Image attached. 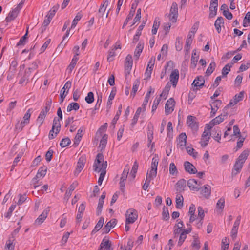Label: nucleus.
Listing matches in <instances>:
<instances>
[{"instance_id": "1", "label": "nucleus", "mask_w": 250, "mask_h": 250, "mask_svg": "<svg viewBox=\"0 0 250 250\" xmlns=\"http://www.w3.org/2000/svg\"><path fill=\"white\" fill-rule=\"evenodd\" d=\"M107 166V162H104L103 154L102 153H98L94 163V170L97 172L104 170H105Z\"/></svg>"}, {"instance_id": "2", "label": "nucleus", "mask_w": 250, "mask_h": 250, "mask_svg": "<svg viewBox=\"0 0 250 250\" xmlns=\"http://www.w3.org/2000/svg\"><path fill=\"white\" fill-rule=\"evenodd\" d=\"M126 224L133 223L138 218L137 211L132 208L127 210L125 214Z\"/></svg>"}, {"instance_id": "3", "label": "nucleus", "mask_w": 250, "mask_h": 250, "mask_svg": "<svg viewBox=\"0 0 250 250\" xmlns=\"http://www.w3.org/2000/svg\"><path fill=\"white\" fill-rule=\"evenodd\" d=\"M178 15V5L176 2H173L170 10V13L168 15L169 21L172 23L176 22Z\"/></svg>"}, {"instance_id": "4", "label": "nucleus", "mask_w": 250, "mask_h": 250, "mask_svg": "<svg viewBox=\"0 0 250 250\" xmlns=\"http://www.w3.org/2000/svg\"><path fill=\"white\" fill-rule=\"evenodd\" d=\"M32 109H29L23 116V121L21 122L20 124L16 125V129L21 131L23 128L27 125L30 121Z\"/></svg>"}, {"instance_id": "5", "label": "nucleus", "mask_w": 250, "mask_h": 250, "mask_svg": "<svg viewBox=\"0 0 250 250\" xmlns=\"http://www.w3.org/2000/svg\"><path fill=\"white\" fill-rule=\"evenodd\" d=\"M187 123L190 129L193 131H197L198 129V124L196 122L195 117L189 115L187 117Z\"/></svg>"}, {"instance_id": "6", "label": "nucleus", "mask_w": 250, "mask_h": 250, "mask_svg": "<svg viewBox=\"0 0 250 250\" xmlns=\"http://www.w3.org/2000/svg\"><path fill=\"white\" fill-rule=\"evenodd\" d=\"M218 7V0H211L209 6V17L211 18L217 14V10Z\"/></svg>"}, {"instance_id": "7", "label": "nucleus", "mask_w": 250, "mask_h": 250, "mask_svg": "<svg viewBox=\"0 0 250 250\" xmlns=\"http://www.w3.org/2000/svg\"><path fill=\"white\" fill-rule=\"evenodd\" d=\"M175 101L173 99H168L165 104V113L167 115L171 113L174 110Z\"/></svg>"}, {"instance_id": "8", "label": "nucleus", "mask_w": 250, "mask_h": 250, "mask_svg": "<svg viewBox=\"0 0 250 250\" xmlns=\"http://www.w3.org/2000/svg\"><path fill=\"white\" fill-rule=\"evenodd\" d=\"M85 163V160L83 157H81L77 164L76 168L74 172V174L76 176L78 175L80 172L83 169Z\"/></svg>"}, {"instance_id": "9", "label": "nucleus", "mask_w": 250, "mask_h": 250, "mask_svg": "<svg viewBox=\"0 0 250 250\" xmlns=\"http://www.w3.org/2000/svg\"><path fill=\"white\" fill-rule=\"evenodd\" d=\"M186 187V181L182 179L179 180L175 184V188L177 193H181L185 190Z\"/></svg>"}, {"instance_id": "10", "label": "nucleus", "mask_w": 250, "mask_h": 250, "mask_svg": "<svg viewBox=\"0 0 250 250\" xmlns=\"http://www.w3.org/2000/svg\"><path fill=\"white\" fill-rule=\"evenodd\" d=\"M191 227L188 228L187 229L183 230L180 235L179 241L178 242V246H181L182 245L183 243L187 238V234L191 232Z\"/></svg>"}, {"instance_id": "11", "label": "nucleus", "mask_w": 250, "mask_h": 250, "mask_svg": "<svg viewBox=\"0 0 250 250\" xmlns=\"http://www.w3.org/2000/svg\"><path fill=\"white\" fill-rule=\"evenodd\" d=\"M179 77V73L178 69L173 70L170 75V80L173 87H176Z\"/></svg>"}, {"instance_id": "12", "label": "nucleus", "mask_w": 250, "mask_h": 250, "mask_svg": "<svg viewBox=\"0 0 250 250\" xmlns=\"http://www.w3.org/2000/svg\"><path fill=\"white\" fill-rule=\"evenodd\" d=\"M117 221L115 219H112L107 222L102 229L103 233H108L111 228H113L116 225Z\"/></svg>"}, {"instance_id": "13", "label": "nucleus", "mask_w": 250, "mask_h": 250, "mask_svg": "<svg viewBox=\"0 0 250 250\" xmlns=\"http://www.w3.org/2000/svg\"><path fill=\"white\" fill-rule=\"evenodd\" d=\"M187 143V135L185 133H181L178 137V143L177 146L182 149L186 146Z\"/></svg>"}, {"instance_id": "14", "label": "nucleus", "mask_w": 250, "mask_h": 250, "mask_svg": "<svg viewBox=\"0 0 250 250\" xmlns=\"http://www.w3.org/2000/svg\"><path fill=\"white\" fill-rule=\"evenodd\" d=\"M185 170L191 174H195L197 172L195 167L188 161H186L184 164Z\"/></svg>"}, {"instance_id": "15", "label": "nucleus", "mask_w": 250, "mask_h": 250, "mask_svg": "<svg viewBox=\"0 0 250 250\" xmlns=\"http://www.w3.org/2000/svg\"><path fill=\"white\" fill-rule=\"evenodd\" d=\"M243 91H241L239 92L238 94L235 95L233 98V99L231 100L230 101L229 103V105L234 106L235 104H237L238 102L243 100Z\"/></svg>"}, {"instance_id": "16", "label": "nucleus", "mask_w": 250, "mask_h": 250, "mask_svg": "<svg viewBox=\"0 0 250 250\" xmlns=\"http://www.w3.org/2000/svg\"><path fill=\"white\" fill-rule=\"evenodd\" d=\"M201 194L206 198H208L211 194V187L208 185L204 186L200 188Z\"/></svg>"}, {"instance_id": "17", "label": "nucleus", "mask_w": 250, "mask_h": 250, "mask_svg": "<svg viewBox=\"0 0 250 250\" xmlns=\"http://www.w3.org/2000/svg\"><path fill=\"white\" fill-rule=\"evenodd\" d=\"M49 211V209L48 208L45 209L42 213L35 220V223L39 225L41 224L46 218Z\"/></svg>"}, {"instance_id": "18", "label": "nucleus", "mask_w": 250, "mask_h": 250, "mask_svg": "<svg viewBox=\"0 0 250 250\" xmlns=\"http://www.w3.org/2000/svg\"><path fill=\"white\" fill-rule=\"evenodd\" d=\"M224 20L222 17H219L215 21L214 23L215 27L218 32L220 33L221 31V27H224Z\"/></svg>"}, {"instance_id": "19", "label": "nucleus", "mask_w": 250, "mask_h": 250, "mask_svg": "<svg viewBox=\"0 0 250 250\" xmlns=\"http://www.w3.org/2000/svg\"><path fill=\"white\" fill-rule=\"evenodd\" d=\"M187 185L190 190L198 191L200 189L198 188L199 184H198L197 181L194 179L188 180L187 182Z\"/></svg>"}, {"instance_id": "20", "label": "nucleus", "mask_w": 250, "mask_h": 250, "mask_svg": "<svg viewBox=\"0 0 250 250\" xmlns=\"http://www.w3.org/2000/svg\"><path fill=\"white\" fill-rule=\"evenodd\" d=\"M20 11L18 8H15L12 11H10L8 16L6 18V21L7 22H9L14 20L18 16Z\"/></svg>"}, {"instance_id": "21", "label": "nucleus", "mask_w": 250, "mask_h": 250, "mask_svg": "<svg viewBox=\"0 0 250 250\" xmlns=\"http://www.w3.org/2000/svg\"><path fill=\"white\" fill-rule=\"evenodd\" d=\"M183 226L184 224L182 221H180L178 224L175 225L173 231L174 238L177 237L180 233L181 234L184 229H182Z\"/></svg>"}, {"instance_id": "22", "label": "nucleus", "mask_w": 250, "mask_h": 250, "mask_svg": "<svg viewBox=\"0 0 250 250\" xmlns=\"http://www.w3.org/2000/svg\"><path fill=\"white\" fill-rule=\"evenodd\" d=\"M133 64L132 57L131 55H128L125 58V70L128 71V73H129V71L131 69Z\"/></svg>"}, {"instance_id": "23", "label": "nucleus", "mask_w": 250, "mask_h": 250, "mask_svg": "<svg viewBox=\"0 0 250 250\" xmlns=\"http://www.w3.org/2000/svg\"><path fill=\"white\" fill-rule=\"evenodd\" d=\"M243 164H241V162H238L236 160V162L234 164L233 168L232 170V175L233 176L236 175L239 172H240V170L242 168Z\"/></svg>"}, {"instance_id": "24", "label": "nucleus", "mask_w": 250, "mask_h": 250, "mask_svg": "<svg viewBox=\"0 0 250 250\" xmlns=\"http://www.w3.org/2000/svg\"><path fill=\"white\" fill-rule=\"evenodd\" d=\"M199 58V55L197 54L196 50L194 49L192 51L191 58V65L193 68H195L196 66L197 63Z\"/></svg>"}, {"instance_id": "25", "label": "nucleus", "mask_w": 250, "mask_h": 250, "mask_svg": "<svg viewBox=\"0 0 250 250\" xmlns=\"http://www.w3.org/2000/svg\"><path fill=\"white\" fill-rule=\"evenodd\" d=\"M249 152L250 151L248 149L244 150L238 157V158L236 159V160L241 162V164H244L245 161L247 160L248 156H249Z\"/></svg>"}, {"instance_id": "26", "label": "nucleus", "mask_w": 250, "mask_h": 250, "mask_svg": "<svg viewBox=\"0 0 250 250\" xmlns=\"http://www.w3.org/2000/svg\"><path fill=\"white\" fill-rule=\"evenodd\" d=\"M108 3L109 2L107 0L103 1V4H101L98 11V15L100 17H103Z\"/></svg>"}, {"instance_id": "27", "label": "nucleus", "mask_w": 250, "mask_h": 250, "mask_svg": "<svg viewBox=\"0 0 250 250\" xmlns=\"http://www.w3.org/2000/svg\"><path fill=\"white\" fill-rule=\"evenodd\" d=\"M205 83V80L202 76L197 77L192 83V85H194L195 87H201L203 86Z\"/></svg>"}, {"instance_id": "28", "label": "nucleus", "mask_w": 250, "mask_h": 250, "mask_svg": "<svg viewBox=\"0 0 250 250\" xmlns=\"http://www.w3.org/2000/svg\"><path fill=\"white\" fill-rule=\"evenodd\" d=\"M47 167H40L35 177L33 178V181L37 180L41 177H44L46 175Z\"/></svg>"}, {"instance_id": "29", "label": "nucleus", "mask_w": 250, "mask_h": 250, "mask_svg": "<svg viewBox=\"0 0 250 250\" xmlns=\"http://www.w3.org/2000/svg\"><path fill=\"white\" fill-rule=\"evenodd\" d=\"M60 119L55 117L53 120V125L52 128L53 129L56 130V134H58L61 129V124Z\"/></svg>"}, {"instance_id": "30", "label": "nucleus", "mask_w": 250, "mask_h": 250, "mask_svg": "<svg viewBox=\"0 0 250 250\" xmlns=\"http://www.w3.org/2000/svg\"><path fill=\"white\" fill-rule=\"evenodd\" d=\"M144 48V43L140 42L134 51V56L136 57V59H138L142 52V50Z\"/></svg>"}, {"instance_id": "31", "label": "nucleus", "mask_w": 250, "mask_h": 250, "mask_svg": "<svg viewBox=\"0 0 250 250\" xmlns=\"http://www.w3.org/2000/svg\"><path fill=\"white\" fill-rule=\"evenodd\" d=\"M176 204V207L177 208L181 209L183 206V197L180 193H177Z\"/></svg>"}, {"instance_id": "32", "label": "nucleus", "mask_w": 250, "mask_h": 250, "mask_svg": "<svg viewBox=\"0 0 250 250\" xmlns=\"http://www.w3.org/2000/svg\"><path fill=\"white\" fill-rule=\"evenodd\" d=\"M224 120V118L223 116V114L218 116L215 118L212 119L209 123V125L211 126H213L215 125H217L223 122Z\"/></svg>"}, {"instance_id": "33", "label": "nucleus", "mask_w": 250, "mask_h": 250, "mask_svg": "<svg viewBox=\"0 0 250 250\" xmlns=\"http://www.w3.org/2000/svg\"><path fill=\"white\" fill-rule=\"evenodd\" d=\"M157 168H151L150 171H148L146 174V180H152L154 179L157 175Z\"/></svg>"}, {"instance_id": "34", "label": "nucleus", "mask_w": 250, "mask_h": 250, "mask_svg": "<svg viewBox=\"0 0 250 250\" xmlns=\"http://www.w3.org/2000/svg\"><path fill=\"white\" fill-rule=\"evenodd\" d=\"M140 83V80L138 79H136L134 82V83L133 84L132 90V92L130 94L131 96H132L133 97H134L135 96V95L136 93V92L137 91V90L138 89Z\"/></svg>"}, {"instance_id": "35", "label": "nucleus", "mask_w": 250, "mask_h": 250, "mask_svg": "<svg viewBox=\"0 0 250 250\" xmlns=\"http://www.w3.org/2000/svg\"><path fill=\"white\" fill-rule=\"evenodd\" d=\"M225 207L224 198H220L216 204V209L218 212H221Z\"/></svg>"}, {"instance_id": "36", "label": "nucleus", "mask_w": 250, "mask_h": 250, "mask_svg": "<svg viewBox=\"0 0 250 250\" xmlns=\"http://www.w3.org/2000/svg\"><path fill=\"white\" fill-rule=\"evenodd\" d=\"M122 112V105H120L118 108V110L116 113V114L114 116L113 119L112 121L111 125L113 126V128L115 126V124H116L117 121L119 119V116L121 115Z\"/></svg>"}, {"instance_id": "37", "label": "nucleus", "mask_w": 250, "mask_h": 250, "mask_svg": "<svg viewBox=\"0 0 250 250\" xmlns=\"http://www.w3.org/2000/svg\"><path fill=\"white\" fill-rule=\"evenodd\" d=\"M216 67V63L214 61H212L209 64L207 70L206 72V74L207 76H209L213 73L215 68Z\"/></svg>"}, {"instance_id": "38", "label": "nucleus", "mask_w": 250, "mask_h": 250, "mask_svg": "<svg viewBox=\"0 0 250 250\" xmlns=\"http://www.w3.org/2000/svg\"><path fill=\"white\" fill-rule=\"evenodd\" d=\"M83 17V14L81 12H79L77 14L75 18L73 19L71 28H74L77 24L78 21H79Z\"/></svg>"}, {"instance_id": "39", "label": "nucleus", "mask_w": 250, "mask_h": 250, "mask_svg": "<svg viewBox=\"0 0 250 250\" xmlns=\"http://www.w3.org/2000/svg\"><path fill=\"white\" fill-rule=\"evenodd\" d=\"M83 127L80 128L75 137L74 144L78 145L83 135Z\"/></svg>"}, {"instance_id": "40", "label": "nucleus", "mask_w": 250, "mask_h": 250, "mask_svg": "<svg viewBox=\"0 0 250 250\" xmlns=\"http://www.w3.org/2000/svg\"><path fill=\"white\" fill-rule=\"evenodd\" d=\"M80 106L79 104L77 103H71L67 107V111L70 112L72 110H74L75 111L78 110L79 109Z\"/></svg>"}, {"instance_id": "41", "label": "nucleus", "mask_w": 250, "mask_h": 250, "mask_svg": "<svg viewBox=\"0 0 250 250\" xmlns=\"http://www.w3.org/2000/svg\"><path fill=\"white\" fill-rule=\"evenodd\" d=\"M46 115V114L44 113V110H42L36 121L37 123L39 124V126L42 124Z\"/></svg>"}, {"instance_id": "42", "label": "nucleus", "mask_w": 250, "mask_h": 250, "mask_svg": "<svg viewBox=\"0 0 250 250\" xmlns=\"http://www.w3.org/2000/svg\"><path fill=\"white\" fill-rule=\"evenodd\" d=\"M115 95L116 90H112L110 94L107 102V107L109 108L110 107V105L112 104V101L114 99Z\"/></svg>"}, {"instance_id": "43", "label": "nucleus", "mask_w": 250, "mask_h": 250, "mask_svg": "<svg viewBox=\"0 0 250 250\" xmlns=\"http://www.w3.org/2000/svg\"><path fill=\"white\" fill-rule=\"evenodd\" d=\"M138 168V164L137 163V161H135L134 163V164L133 165L132 169L130 172V175L132 177V178L134 179L136 176V173L137 171Z\"/></svg>"}, {"instance_id": "44", "label": "nucleus", "mask_w": 250, "mask_h": 250, "mask_svg": "<svg viewBox=\"0 0 250 250\" xmlns=\"http://www.w3.org/2000/svg\"><path fill=\"white\" fill-rule=\"evenodd\" d=\"M70 29H67V30L66 31V32L65 35L63 37L62 41L60 43V45L58 47V48H59V49L61 48V49L65 45V44L67 42V41H65V38H67L68 37V36L69 35V33H70Z\"/></svg>"}, {"instance_id": "45", "label": "nucleus", "mask_w": 250, "mask_h": 250, "mask_svg": "<svg viewBox=\"0 0 250 250\" xmlns=\"http://www.w3.org/2000/svg\"><path fill=\"white\" fill-rule=\"evenodd\" d=\"M159 160V159L158 155L155 154L152 159L151 168H155L157 169Z\"/></svg>"}, {"instance_id": "46", "label": "nucleus", "mask_w": 250, "mask_h": 250, "mask_svg": "<svg viewBox=\"0 0 250 250\" xmlns=\"http://www.w3.org/2000/svg\"><path fill=\"white\" fill-rule=\"evenodd\" d=\"M169 173L171 175H175L178 173L177 167L173 163H171L169 165Z\"/></svg>"}, {"instance_id": "47", "label": "nucleus", "mask_w": 250, "mask_h": 250, "mask_svg": "<svg viewBox=\"0 0 250 250\" xmlns=\"http://www.w3.org/2000/svg\"><path fill=\"white\" fill-rule=\"evenodd\" d=\"M107 135L106 134H104L100 142V147H101V149H104L106 145L107 144Z\"/></svg>"}, {"instance_id": "48", "label": "nucleus", "mask_w": 250, "mask_h": 250, "mask_svg": "<svg viewBox=\"0 0 250 250\" xmlns=\"http://www.w3.org/2000/svg\"><path fill=\"white\" fill-rule=\"evenodd\" d=\"M78 60V58L76 57V56H74L73 58L72 59L71 62L69 65L68 66V69L69 70L70 72H71L72 70L75 67V66Z\"/></svg>"}, {"instance_id": "49", "label": "nucleus", "mask_w": 250, "mask_h": 250, "mask_svg": "<svg viewBox=\"0 0 250 250\" xmlns=\"http://www.w3.org/2000/svg\"><path fill=\"white\" fill-rule=\"evenodd\" d=\"M70 143V139L68 137H66L62 140L60 145L62 147H64L68 146Z\"/></svg>"}, {"instance_id": "50", "label": "nucleus", "mask_w": 250, "mask_h": 250, "mask_svg": "<svg viewBox=\"0 0 250 250\" xmlns=\"http://www.w3.org/2000/svg\"><path fill=\"white\" fill-rule=\"evenodd\" d=\"M85 100L88 104H91L94 100V94L92 92H89L87 96L85 97Z\"/></svg>"}, {"instance_id": "51", "label": "nucleus", "mask_w": 250, "mask_h": 250, "mask_svg": "<svg viewBox=\"0 0 250 250\" xmlns=\"http://www.w3.org/2000/svg\"><path fill=\"white\" fill-rule=\"evenodd\" d=\"M28 30V28L27 29L26 34L20 39V41L17 43V46H21L25 44L26 40L27 38Z\"/></svg>"}, {"instance_id": "52", "label": "nucleus", "mask_w": 250, "mask_h": 250, "mask_svg": "<svg viewBox=\"0 0 250 250\" xmlns=\"http://www.w3.org/2000/svg\"><path fill=\"white\" fill-rule=\"evenodd\" d=\"M108 243H109V240L108 239H106L105 238L103 239L100 244L99 250H105L106 249V247H107Z\"/></svg>"}, {"instance_id": "53", "label": "nucleus", "mask_w": 250, "mask_h": 250, "mask_svg": "<svg viewBox=\"0 0 250 250\" xmlns=\"http://www.w3.org/2000/svg\"><path fill=\"white\" fill-rule=\"evenodd\" d=\"M231 65H229V64H226L222 69V77H225L230 71Z\"/></svg>"}, {"instance_id": "54", "label": "nucleus", "mask_w": 250, "mask_h": 250, "mask_svg": "<svg viewBox=\"0 0 250 250\" xmlns=\"http://www.w3.org/2000/svg\"><path fill=\"white\" fill-rule=\"evenodd\" d=\"M129 170V166L127 165L125 166L124 170L122 174V176L121 178L123 179V180H126L127 175L128 174V172Z\"/></svg>"}, {"instance_id": "55", "label": "nucleus", "mask_w": 250, "mask_h": 250, "mask_svg": "<svg viewBox=\"0 0 250 250\" xmlns=\"http://www.w3.org/2000/svg\"><path fill=\"white\" fill-rule=\"evenodd\" d=\"M14 240L9 239L7 241L5 245V249L8 250H14V245L13 244V241Z\"/></svg>"}, {"instance_id": "56", "label": "nucleus", "mask_w": 250, "mask_h": 250, "mask_svg": "<svg viewBox=\"0 0 250 250\" xmlns=\"http://www.w3.org/2000/svg\"><path fill=\"white\" fill-rule=\"evenodd\" d=\"M186 150L188 154L193 157L196 158L197 156L198 153L194 152L195 150L193 148L188 146L186 147Z\"/></svg>"}, {"instance_id": "57", "label": "nucleus", "mask_w": 250, "mask_h": 250, "mask_svg": "<svg viewBox=\"0 0 250 250\" xmlns=\"http://www.w3.org/2000/svg\"><path fill=\"white\" fill-rule=\"evenodd\" d=\"M141 18V9L139 8L137 11V13L135 17L133 20V23L132 25H134L136 22L139 21Z\"/></svg>"}, {"instance_id": "58", "label": "nucleus", "mask_w": 250, "mask_h": 250, "mask_svg": "<svg viewBox=\"0 0 250 250\" xmlns=\"http://www.w3.org/2000/svg\"><path fill=\"white\" fill-rule=\"evenodd\" d=\"M192 41H193V40L191 39H187V40H186V45L185 46V50H186V51L187 53L189 52V51L190 50V46L192 44Z\"/></svg>"}, {"instance_id": "59", "label": "nucleus", "mask_w": 250, "mask_h": 250, "mask_svg": "<svg viewBox=\"0 0 250 250\" xmlns=\"http://www.w3.org/2000/svg\"><path fill=\"white\" fill-rule=\"evenodd\" d=\"M162 216L163 218L166 220H167L169 218V214L168 208H166L165 207L163 208Z\"/></svg>"}, {"instance_id": "60", "label": "nucleus", "mask_w": 250, "mask_h": 250, "mask_svg": "<svg viewBox=\"0 0 250 250\" xmlns=\"http://www.w3.org/2000/svg\"><path fill=\"white\" fill-rule=\"evenodd\" d=\"M209 139L210 137H201V141L200 142L201 146L203 147H205L208 144Z\"/></svg>"}, {"instance_id": "61", "label": "nucleus", "mask_w": 250, "mask_h": 250, "mask_svg": "<svg viewBox=\"0 0 250 250\" xmlns=\"http://www.w3.org/2000/svg\"><path fill=\"white\" fill-rule=\"evenodd\" d=\"M16 205H12L9 209L8 212L4 214V216L7 218H9L10 216H11L12 213L13 211V210L15 209L16 208Z\"/></svg>"}, {"instance_id": "62", "label": "nucleus", "mask_w": 250, "mask_h": 250, "mask_svg": "<svg viewBox=\"0 0 250 250\" xmlns=\"http://www.w3.org/2000/svg\"><path fill=\"white\" fill-rule=\"evenodd\" d=\"M222 104V101L220 100H214L212 104H210L211 107H214L216 109H218L221 104Z\"/></svg>"}, {"instance_id": "63", "label": "nucleus", "mask_w": 250, "mask_h": 250, "mask_svg": "<svg viewBox=\"0 0 250 250\" xmlns=\"http://www.w3.org/2000/svg\"><path fill=\"white\" fill-rule=\"evenodd\" d=\"M59 7V5L56 6H54L49 12L48 14L47 15V16L49 17H51V19L53 18L54 15L55 14L56 12L58 10Z\"/></svg>"}, {"instance_id": "64", "label": "nucleus", "mask_w": 250, "mask_h": 250, "mask_svg": "<svg viewBox=\"0 0 250 250\" xmlns=\"http://www.w3.org/2000/svg\"><path fill=\"white\" fill-rule=\"evenodd\" d=\"M222 243L225 244L226 243L225 246L224 247L223 246H222V250H228L229 244V240L226 237L224 238L222 240Z\"/></svg>"}]
</instances>
